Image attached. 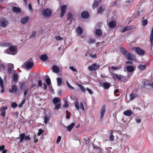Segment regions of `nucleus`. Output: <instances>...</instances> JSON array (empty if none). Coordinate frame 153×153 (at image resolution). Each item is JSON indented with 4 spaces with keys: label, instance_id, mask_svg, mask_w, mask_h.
I'll return each instance as SVG.
<instances>
[{
    "label": "nucleus",
    "instance_id": "f257e3e1",
    "mask_svg": "<svg viewBox=\"0 0 153 153\" xmlns=\"http://www.w3.org/2000/svg\"><path fill=\"white\" fill-rule=\"evenodd\" d=\"M120 50L123 54L128 59L131 60H134L135 59L134 56L133 54H131L124 48H121Z\"/></svg>",
    "mask_w": 153,
    "mask_h": 153
},
{
    "label": "nucleus",
    "instance_id": "f03ea898",
    "mask_svg": "<svg viewBox=\"0 0 153 153\" xmlns=\"http://www.w3.org/2000/svg\"><path fill=\"white\" fill-rule=\"evenodd\" d=\"M4 52L9 54L15 55L17 53V49L15 46H11L6 50Z\"/></svg>",
    "mask_w": 153,
    "mask_h": 153
},
{
    "label": "nucleus",
    "instance_id": "7ed1b4c3",
    "mask_svg": "<svg viewBox=\"0 0 153 153\" xmlns=\"http://www.w3.org/2000/svg\"><path fill=\"white\" fill-rule=\"evenodd\" d=\"M33 66V62L28 60L24 63L22 65V66L23 68H25L27 70H28L32 68Z\"/></svg>",
    "mask_w": 153,
    "mask_h": 153
},
{
    "label": "nucleus",
    "instance_id": "20e7f679",
    "mask_svg": "<svg viewBox=\"0 0 153 153\" xmlns=\"http://www.w3.org/2000/svg\"><path fill=\"white\" fill-rule=\"evenodd\" d=\"M132 49L134 51H135L139 55L143 56L144 55L145 53V51L139 47H133L132 48Z\"/></svg>",
    "mask_w": 153,
    "mask_h": 153
},
{
    "label": "nucleus",
    "instance_id": "39448f33",
    "mask_svg": "<svg viewBox=\"0 0 153 153\" xmlns=\"http://www.w3.org/2000/svg\"><path fill=\"white\" fill-rule=\"evenodd\" d=\"M42 14L45 17H49L51 15L52 12L51 10L47 8L43 10L42 13Z\"/></svg>",
    "mask_w": 153,
    "mask_h": 153
},
{
    "label": "nucleus",
    "instance_id": "423d86ee",
    "mask_svg": "<svg viewBox=\"0 0 153 153\" xmlns=\"http://www.w3.org/2000/svg\"><path fill=\"white\" fill-rule=\"evenodd\" d=\"M100 66V65L99 64L95 63L92 64V65L89 66L88 68L90 71H94L98 69L99 68Z\"/></svg>",
    "mask_w": 153,
    "mask_h": 153
},
{
    "label": "nucleus",
    "instance_id": "0eeeda50",
    "mask_svg": "<svg viewBox=\"0 0 153 153\" xmlns=\"http://www.w3.org/2000/svg\"><path fill=\"white\" fill-rule=\"evenodd\" d=\"M8 24V21L4 18H2L0 21V26L3 27H5Z\"/></svg>",
    "mask_w": 153,
    "mask_h": 153
},
{
    "label": "nucleus",
    "instance_id": "6e6552de",
    "mask_svg": "<svg viewBox=\"0 0 153 153\" xmlns=\"http://www.w3.org/2000/svg\"><path fill=\"white\" fill-rule=\"evenodd\" d=\"M113 78L114 79L115 78H116L117 79H118L119 80L121 81V79H126V80H124V81L125 82L126 81V77L122 75H121L120 74H115L113 75Z\"/></svg>",
    "mask_w": 153,
    "mask_h": 153
},
{
    "label": "nucleus",
    "instance_id": "1a4fd4ad",
    "mask_svg": "<svg viewBox=\"0 0 153 153\" xmlns=\"http://www.w3.org/2000/svg\"><path fill=\"white\" fill-rule=\"evenodd\" d=\"M67 9V6L66 5H63L61 7V13L60 16L62 18L65 13V11Z\"/></svg>",
    "mask_w": 153,
    "mask_h": 153
},
{
    "label": "nucleus",
    "instance_id": "9d476101",
    "mask_svg": "<svg viewBox=\"0 0 153 153\" xmlns=\"http://www.w3.org/2000/svg\"><path fill=\"white\" fill-rule=\"evenodd\" d=\"M7 106H2L1 108L0 111L1 112V115L3 117H4L6 115L5 111L7 110Z\"/></svg>",
    "mask_w": 153,
    "mask_h": 153
},
{
    "label": "nucleus",
    "instance_id": "9b49d317",
    "mask_svg": "<svg viewBox=\"0 0 153 153\" xmlns=\"http://www.w3.org/2000/svg\"><path fill=\"white\" fill-rule=\"evenodd\" d=\"M126 69L128 72H131L134 71L136 67L131 65H128L126 67Z\"/></svg>",
    "mask_w": 153,
    "mask_h": 153
},
{
    "label": "nucleus",
    "instance_id": "f8f14e48",
    "mask_svg": "<svg viewBox=\"0 0 153 153\" xmlns=\"http://www.w3.org/2000/svg\"><path fill=\"white\" fill-rule=\"evenodd\" d=\"M81 16L84 19H87L89 17V14L85 11H83L81 13Z\"/></svg>",
    "mask_w": 153,
    "mask_h": 153
},
{
    "label": "nucleus",
    "instance_id": "ddd939ff",
    "mask_svg": "<svg viewBox=\"0 0 153 153\" xmlns=\"http://www.w3.org/2000/svg\"><path fill=\"white\" fill-rule=\"evenodd\" d=\"M100 83L102 84L101 86H102L105 89H108L110 87V84L108 82H104L102 83L100 82Z\"/></svg>",
    "mask_w": 153,
    "mask_h": 153
},
{
    "label": "nucleus",
    "instance_id": "4468645a",
    "mask_svg": "<svg viewBox=\"0 0 153 153\" xmlns=\"http://www.w3.org/2000/svg\"><path fill=\"white\" fill-rule=\"evenodd\" d=\"M105 105H104L101 110V118L102 119L103 117L104 114L105 112Z\"/></svg>",
    "mask_w": 153,
    "mask_h": 153
},
{
    "label": "nucleus",
    "instance_id": "2eb2a0df",
    "mask_svg": "<svg viewBox=\"0 0 153 153\" xmlns=\"http://www.w3.org/2000/svg\"><path fill=\"white\" fill-rule=\"evenodd\" d=\"M14 68V65L13 64H9L8 66V70L9 74L11 73V72Z\"/></svg>",
    "mask_w": 153,
    "mask_h": 153
},
{
    "label": "nucleus",
    "instance_id": "dca6fc26",
    "mask_svg": "<svg viewBox=\"0 0 153 153\" xmlns=\"http://www.w3.org/2000/svg\"><path fill=\"white\" fill-rule=\"evenodd\" d=\"M25 134L24 133H22L20 134L19 135V137L17 138V139H19L20 141L19 142V143H20L23 141L25 139Z\"/></svg>",
    "mask_w": 153,
    "mask_h": 153
},
{
    "label": "nucleus",
    "instance_id": "f3484780",
    "mask_svg": "<svg viewBox=\"0 0 153 153\" xmlns=\"http://www.w3.org/2000/svg\"><path fill=\"white\" fill-rule=\"evenodd\" d=\"M132 112L130 110L125 111L123 113V114L124 115L128 117H129L131 116L132 114Z\"/></svg>",
    "mask_w": 153,
    "mask_h": 153
},
{
    "label": "nucleus",
    "instance_id": "a211bd4d",
    "mask_svg": "<svg viewBox=\"0 0 153 153\" xmlns=\"http://www.w3.org/2000/svg\"><path fill=\"white\" fill-rule=\"evenodd\" d=\"M17 90V86L16 85H13L12 86V88L9 89V91L11 93L14 92H16Z\"/></svg>",
    "mask_w": 153,
    "mask_h": 153
},
{
    "label": "nucleus",
    "instance_id": "6ab92c4d",
    "mask_svg": "<svg viewBox=\"0 0 153 153\" xmlns=\"http://www.w3.org/2000/svg\"><path fill=\"white\" fill-rule=\"evenodd\" d=\"M29 19V17L28 16H26L21 19V23L22 24H25L28 22Z\"/></svg>",
    "mask_w": 153,
    "mask_h": 153
},
{
    "label": "nucleus",
    "instance_id": "aec40b11",
    "mask_svg": "<svg viewBox=\"0 0 153 153\" xmlns=\"http://www.w3.org/2000/svg\"><path fill=\"white\" fill-rule=\"evenodd\" d=\"M105 4H103L101 5L97 11L98 13H100L104 11L105 8Z\"/></svg>",
    "mask_w": 153,
    "mask_h": 153
},
{
    "label": "nucleus",
    "instance_id": "412c9836",
    "mask_svg": "<svg viewBox=\"0 0 153 153\" xmlns=\"http://www.w3.org/2000/svg\"><path fill=\"white\" fill-rule=\"evenodd\" d=\"M109 26L111 28H114L116 26V23L114 21L110 22L109 23Z\"/></svg>",
    "mask_w": 153,
    "mask_h": 153
},
{
    "label": "nucleus",
    "instance_id": "4be33fe9",
    "mask_svg": "<svg viewBox=\"0 0 153 153\" xmlns=\"http://www.w3.org/2000/svg\"><path fill=\"white\" fill-rule=\"evenodd\" d=\"M0 86L2 88L1 92L3 93L4 92V87L3 84V80L1 78L0 76Z\"/></svg>",
    "mask_w": 153,
    "mask_h": 153
},
{
    "label": "nucleus",
    "instance_id": "5701e85b",
    "mask_svg": "<svg viewBox=\"0 0 153 153\" xmlns=\"http://www.w3.org/2000/svg\"><path fill=\"white\" fill-rule=\"evenodd\" d=\"M53 71L56 73H58L59 71V68L58 67L55 65H54L52 68Z\"/></svg>",
    "mask_w": 153,
    "mask_h": 153
},
{
    "label": "nucleus",
    "instance_id": "b1692460",
    "mask_svg": "<svg viewBox=\"0 0 153 153\" xmlns=\"http://www.w3.org/2000/svg\"><path fill=\"white\" fill-rule=\"evenodd\" d=\"M138 68L140 71L144 70L146 68V66L145 65L140 64L137 67Z\"/></svg>",
    "mask_w": 153,
    "mask_h": 153
},
{
    "label": "nucleus",
    "instance_id": "393cba45",
    "mask_svg": "<svg viewBox=\"0 0 153 153\" xmlns=\"http://www.w3.org/2000/svg\"><path fill=\"white\" fill-rule=\"evenodd\" d=\"M82 30L80 27H77L76 30V32L79 36L81 35L82 34Z\"/></svg>",
    "mask_w": 153,
    "mask_h": 153
},
{
    "label": "nucleus",
    "instance_id": "a878e982",
    "mask_svg": "<svg viewBox=\"0 0 153 153\" xmlns=\"http://www.w3.org/2000/svg\"><path fill=\"white\" fill-rule=\"evenodd\" d=\"M40 58L43 61H46L48 59V56L46 54L41 55Z\"/></svg>",
    "mask_w": 153,
    "mask_h": 153
},
{
    "label": "nucleus",
    "instance_id": "bb28decb",
    "mask_svg": "<svg viewBox=\"0 0 153 153\" xmlns=\"http://www.w3.org/2000/svg\"><path fill=\"white\" fill-rule=\"evenodd\" d=\"M52 101L53 104H54L59 103V102L60 101L59 99L57 97H55L53 99Z\"/></svg>",
    "mask_w": 153,
    "mask_h": 153
},
{
    "label": "nucleus",
    "instance_id": "cd10ccee",
    "mask_svg": "<svg viewBox=\"0 0 153 153\" xmlns=\"http://www.w3.org/2000/svg\"><path fill=\"white\" fill-rule=\"evenodd\" d=\"M74 126L75 124L74 123H72L69 125L67 128L68 130L69 131H70Z\"/></svg>",
    "mask_w": 153,
    "mask_h": 153
},
{
    "label": "nucleus",
    "instance_id": "c85d7f7f",
    "mask_svg": "<svg viewBox=\"0 0 153 153\" xmlns=\"http://www.w3.org/2000/svg\"><path fill=\"white\" fill-rule=\"evenodd\" d=\"M95 34L98 36H100L102 34V32L100 29H98L95 30Z\"/></svg>",
    "mask_w": 153,
    "mask_h": 153
},
{
    "label": "nucleus",
    "instance_id": "c756f323",
    "mask_svg": "<svg viewBox=\"0 0 153 153\" xmlns=\"http://www.w3.org/2000/svg\"><path fill=\"white\" fill-rule=\"evenodd\" d=\"M150 40L151 43V45H153V27L152 28V31L151 32Z\"/></svg>",
    "mask_w": 153,
    "mask_h": 153
},
{
    "label": "nucleus",
    "instance_id": "7c9ffc66",
    "mask_svg": "<svg viewBox=\"0 0 153 153\" xmlns=\"http://www.w3.org/2000/svg\"><path fill=\"white\" fill-rule=\"evenodd\" d=\"M13 10L15 13H19L21 12L20 8L15 6L13 7Z\"/></svg>",
    "mask_w": 153,
    "mask_h": 153
},
{
    "label": "nucleus",
    "instance_id": "2f4dec72",
    "mask_svg": "<svg viewBox=\"0 0 153 153\" xmlns=\"http://www.w3.org/2000/svg\"><path fill=\"white\" fill-rule=\"evenodd\" d=\"M113 131H111L109 133V139L111 141H113L114 140V137L113 135Z\"/></svg>",
    "mask_w": 153,
    "mask_h": 153
},
{
    "label": "nucleus",
    "instance_id": "473e14b6",
    "mask_svg": "<svg viewBox=\"0 0 153 153\" xmlns=\"http://www.w3.org/2000/svg\"><path fill=\"white\" fill-rule=\"evenodd\" d=\"M46 77L47 78L45 79V82L47 85H49L51 84V81L50 78L48 76H46Z\"/></svg>",
    "mask_w": 153,
    "mask_h": 153
},
{
    "label": "nucleus",
    "instance_id": "72a5a7b5",
    "mask_svg": "<svg viewBox=\"0 0 153 153\" xmlns=\"http://www.w3.org/2000/svg\"><path fill=\"white\" fill-rule=\"evenodd\" d=\"M57 85L60 86L62 83V79L60 78H57Z\"/></svg>",
    "mask_w": 153,
    "mask_h": 153
},
{
    "label": "nucleus",
    "instance_id": "f704fd0d",
    "mask_svg": "<svg viewBox=\"0 0 153 153\" xmlns=\"http://www.w3.org/2000/svg\"><path fill=\"white\" fill-rule=\"evenodd\" d=\"M99 4V3L97 1H95L92 5V8L93 9L95 8Z\"/></svg>",
    "mask_w": 153,
    "mask_h": 153
},
{
    "label": "nucleus",
    "instance_id": "c9c22d12",
    "mask_svg": "<svg viewBox=\"0 0 153 153\" xmlns=\"http://www.w3.org/2000/svg\"><path fill=\"white\" fill-rule=\"evenodd\" d=\"M75 106L77 110H79V103L78 100L76 101L74 103Z\"/></svg>",
    "mask_w": 153,
    "mask_h": 153
},
{
    "label": "nucleus",
    "instance_id": "e433bc0d",
    "mask_svg": "<svg viewBox=\"0 0 153 153\" xmlns=\"http://www.w3.org/2000/svg\"><path fill=\"white\" fill-rule=\"evenodd\" d=\"M137 96V95L136 94L131 93L130 95V100L133 99Z\"/></svg>",
    "mask_w": 153,
    "mask_h": 153
},
{
    "label": "nucleus",
    "instance_id": "4c0bfd02",
    "mask_svg": "<svg viewBox=\"0 0 153 153\" xmlns=\"http://www.w3.org/2000/svg\"><path fill=\"white\" fill-rule=\"evenodd\" d=\"M18 75L16 74H14L13 76V81L15 82H16L18 80Z\"/></svg>",
    "mask_w": 153,
    "mask_h": 153
},
{
    "label": "nucleus",
    "instance_id": "58836bf2",
    "mask_svg": "<svg viewBox=\"0 0 153 153\" xmlns=\"http://www.w3.org/2000/svg\"><path fill=\"white\" fill-rule=\"evenodd\" d=\"M49 120L50 117L47 116H46L44 117V123L45 124H47Z\"/></svg>",
    "mask_w": 153,
    "mask_h": 153
},
{
    "label": "nucleus",
    "instance_id": "ea45409f",
    "mask_svg": "<svg viewBox=\"0 0 153 153\" xmlns=\"http://www.w3.org/2000/svg\"><path fill=\"white\" fill-rule=\"evenodd\" d=\"M111 69L114 70H119L122 67L121 65H119L117 67H115L114 66H111Z\"/></svg>",
    "mask_w": 153,
    "mask_h": 153
},
{
    "label": "nucleus",
    "instance_id": "a19ab883",
    "mask_svg": "<svg viewBox=\"0 0 153 153\" xmlns=\"http://www.w3.org/2000/svg\"><path fill=\"white\" fill-rule=\"evenodd\" d=\"M73 19V16L71 13H69L68 15V20L70 21V22H71Z\"/></svg>",
    "mask_w": 153,
    "mask_h": 153
},
{
    "label": "nucleus",
    "instance_id": "79ce46f5",
    "mask_svg": "<svg viewBox=\"0 0 153 153\" xmlns=\"http://www.w3.org/2000/svg\"><path fill=\"white\" fill-rule=\"evenodd\" d=\"M61 106V103H59L55 104V107H54V109L56 110L59 109Z\"/></svg>",
    "mask_w": 153,
    "mask_h": 153
},
{
    "label": "nucleus",
    "instance_id": "37998d69",
    "mask_svg": "<svg viewBox=\"0 0 153 153\" xmlns=\"http://www.w3.org/2000/svg\"><path fill=\"white\" fill-rule=\"evenodd\" d=\"M90 56L92 59H96L97 57V55L96 53L94 54L91 53L90 54Z\"/></svg>",
    "mask_w": 153,
    "mask_h": 153
},
{
    "label": "nucleus",
    "instance_id": "c03bdc74",
    "mask_svg": "<svg viewBox=\"0 0 153 153\" xmlns=\"http://www.w3.org/2000/svg\"><path fill=\"white\" fill-rule=\"evenodd\" d=\"M55 39L57 40L61 41L63 40V39L59 36H56Z\"/></svg>",
    "mask_w": 153,
    "mask_h": 153
},
{
    "label": "nucleus",
    "instance_id": "a18cd8bd",
    "mask_svg": "<svg viewBox=\"0 0 153 153\" xmlns=\"http://www.w3.org/2000/svg\"><path fill=\"white\" fill-rule=\"evenodd\" d=\"M36 33L35 31H33L32 32V34L29 37V38H34L36 35Z\"/></svg>",
    "mask_w": 153,
    "mask_h": 153
},
{
    "label": "nucleus",
    "instance_id": "49530a36",
    "mask_svg": "<svg viewBox=\"0 0 153 153\" xmlns=\"http://www.w3.org/2000/svg\"><path fill=\"white\" fill-rule=\"evenodd\" d=\"M25 99H23L21 103L19 105V107L20 108L22 107L25 103Z\"/></svg>",
    "mask_w": 153,
    "mask_h": 153
},
{
    "label": "nucleus",
    "instance_id": "de8ad7c7",
    "mask_svg": "<svg viewBox=\"0 0 153 153\" xmlns=\"http://www.w3.org/2000/svg\"><path fill=\"white\" fill-rule=\"evenodd\" d=\"M79 85V87H80L81 90L83 92H84L85 91V89L84 87L81 85Z\"/></svg>",
    "mask_w": 153,
    "mask_h": 153
},
{
    "label": "nucleus",
    "instance_id": "09e8293b",
    "mask_svg": "<svg viewBox=\"0 0 153 153\" xmlns=\"http://www.w3.org/2000/svg\"><path fill=\"white\" fill-rule=\"evenodd\" d=\"M39 132L37 133V135L38 136H40L42 133L44 131L42 129H39L38 130Z\"/></svg>",
    "mask_w": 153,
    "mask_h": 153
},
{
    "label": "nucleus",
    "instance_id": "8fccbe9b",
    "mask_svg": "<svg viewBox=\"0 0 153 153\" xmlns=\"http://www.w3.org/2000/svg\"><path fill=\"white\" fill-rule=\"evenodd\" d=\"M80 108L82 109V111H84V105L82 102H81L80 103Z\"/></svg>",
    "mask_w": 153,
    "mask_h": 153
},
{
    "label": "nucleus",
    "instance_id": "3c124183",
    "mask_svg": "<svg viewBox=\"0 0 153 153\" xmlns=\"http://www.w3.org/2000/svg\"><path fill=\"white\" fill-rule=\"evenodd\" d=\"M147 23L148 22L146 20H144L142 22L143 25V26L146 25Z\"/></svg>",
    "mask_w": 153,
    "mask_h": 153
},
{
    "label": "nucleus",
    "instance_id": "603ef678",
    "mask_svg": "<svg viewBox=\"0 0 153 153\" xmlns=\"http://www.w3.org/2000/svg\"><path fill=\"white\" fill-rule=\"evenodd\" d=\"M68 106V105L67 101H65L63 105V107L65 108H67Z\"/></svg>",
    "mask_w": 153,
    "mask_h": 153
},
{
    "label": "nucleus",
    "instance_id": "864d4df0",
    "mask_svg": "<svg viewBox=\"0 0 153 153\" xmlns=\"http://www.w3.org/2000/svg\"><path fill=\"white\" fill-rule=\"evenodd\" d=\"M11 106L12 108H15L17 106V104L15 102H13Z\"/></svg>",
    "mask_w": 153,
    "mask_h": 153
},
{
    "label": "nucleus",
    "instance_id": "5fc2aeb1",
    "mask_svg": "<svg viewBox=\"0 0 153 153\" xmlns=\"http://www.w3.org/2000/svg\"><path fill=\"white\" fill-rule=\"evenodd\" d=\"M30 136L28 135L27 136H26V137L25 136L24 140H25L26 141L27 140H30Z\"/></svg>",
    "mask_w": 153,
    "mask_h": 153
},
{
    "label": "nucleus",
    "instance_id": "6e6d98bb",
    "mask_svg": "<svg viewBox=\"0 0 153 153\" xmlns=\"http://www.w3.org/2000/svg\"><path fill=\"white\" fill-rule=\"evenodd\" d=\"M38 86L41 87L42 85V81L41 79H39L38 81Z\"/></svg>",
    "mask_w": 153,
    "mask_h": 153
},
{
    "label": "nucleus",
    "instance_id": "4d7b16f0",
    "mask_svg": "<svg viewBox=\"0 0 153 153\" xmlns=\"http://www.w3.org/2000/svg\"><path fill=\"white\" fill-rule=\"evenodd\" d=\"M66 112H67V115H66V117L67 118V119H68L70 117V112L68 111V110H66Z\"/></svg>",
    "mask_w": 153,
    "mask_h": 153
},
{
    "label": "nucleus",
    "instance_id": "13d9d810",
    "mask_svg": "<svg viewBox=\"0 0 153 153\" xmlns=\"http://www.w3.org/2000/svg\"><path fill=\"white\" fill-rule=\"evenodd\" d=\"M61 137L60 136H59L58 137L56 140V143H58L60 142L61 140Z\"/></svg>",
    "mask_w": 153,
    "mask_h": 153
},
{
    "label": "nucleus",
    "instance_id": "bf43d9fd",
    "mask_svg": "<svg viewBox=\"0 0 153 153\" xmlns=\"http://www.w3.org/2000/svg\"><path fill=\"white\" fill-rule=\"evenodd\" d=\"M95 41L93 39H89L88 40V42L89 44L93 43L95 42Z\"/></svg>",
    "mask_w": 153,
    "mask_h": 153
},
{
    "label": "nucleus",
    "instance_id": "052dcab7",
    "mask_svg": "<svg viewBox=\"0 0 153 153\" xmlns=\"http://www.w3.org/2000/svg\"><path fill=\"white\" fill-rule=\"evenodd\" d=\"M70 69L73 71H76V70L74 68L73 66H70L69 67Z\"/></svg>",
    "mask_w": 153,
    "mask_h": 153
},
{
    "label": "nucleus",
    "instance_id": "680f3d73",
    "mask_svg": "<svg viewBox=\"0 0 153 153\" xmlns=\"http://www.w3.org/2000/svg\"><path fill=\"white\" fill-rule=\"evenodd\" d=\"M126 27V28L127 30H129L132 28L131 26H128Z\"/></svg>",
    "mask_w": 153,
    "mask_h": 153
},
{
    "label": "nucleus",
    "instance_id": "e2e57ef3",
    "mask_svg": "<svg viewBox=\"0 0 153 153\" xmlns=\"http://www.w3.org/2000/svg\"><path fill=\"white\" fill-rule=\"evenodd\" d=\"M28 90V88H27L26 89L24 93V96H25L27 94V93Z\"/></svg>",
    "mask_w": 153,
    "mask_h": 153
},
{
    "label": "nucleus",
    "instance_id": "0e129e2a",
    "mask_svg": "<svg viewBox=\"0 0 153 153\" xmlns=\"http://www.w3.org/2000/svg\"><path fill=\"white\" fill-rule=\"evenodd\" d=\"M126 63L127 64H131V65L133 63V62L132 61H126Z\"/></svg>",
    "mask_w": 153,
    "mask_h": 153
},
{
    "label": "nucleus",
    "instance_id": "69168bd1",
    "mask_svg": "<svg viewBox=\"0 0 153 153\" xmlns=\"http://www.w3.org/2000/svg\"><path fill=\"white\" fill-rule=\"evenodd\" d=\"M91 54L89 52V51H87L85 53V56H87V57H88L89 56H90V54Z\"/></svg>",
    "mask_w": 153,
    "mask_h": 153
},
{
    "label": "nucleus",
    "instance_id": "338daca9",
    "mask_svg": "<svg viewBox=\"0 0 153 153\" xmlns=\"http://www.w3.org/2000/svg\"><path fill=\"white\" fill-rule=\"evenodd\" d=\"M28 8L29 10L30 11H31L32 10V7L31 5L30 4H28Z\"/></svg>",
    "mask_w": 153,
    "mask_h": 153
},
{
    "label": "nucleus",
    "instance_id": "774afa93",
    "mask_svg": "<svg viewBox=\"0 0 153 153\" xmlns=\"http://www.w3.org/2000/svg\"><path fill=\"white\" fill-rule=\"evenodd\" d=\"M127 30L126 28V27H125L123 29L121 30V32L122 33H123L126 31Z\"/></svg>",
    "mask_w": 153,
    "mask_h": 153
}]
</instances>
